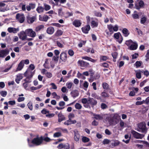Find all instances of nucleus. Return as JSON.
<instances>
[{"mask_svg":"<svg viewBox=\"0 0 149 149\" xmlns=\"http://www.w3.org/2000/svg\"><path fill=\"white\" fill-rule=\"evenodd\" d=\"M43 141V137L41 136L40 137H37L34 138L31 141V143H29V146L32 147L33 145L38 146L40 145Z\"/></svg>","mask_w":149,"mask_h":149,"instance_id":"obj_1","label":"nucleus"},{"mask_svg":"<svg viewBox=\"0 0 149 149\" xmlns=\"http://www.w3.org/2000/svg\"><path fill=\"white\" fill-rule=\"evenodd\" d=\"M125 44L129 47V48L131 50H136L137 48L138 45L136 42H133L131 40L126 41Z\"/></svg>","mask_w":149,"mask_h":149,"instance_id":"obj_2","label":"nucleus"},{"mask_svg":"<svg viewBox=\"0 0 149 149\" xmlns=\"http://www.w3.org/2000/svg\"><path fill=\"white\" fill-rule=\"evenodd\" d=\"M138 127L137 131L141 132L146 133L147 129L146 127V124L145 122H143L137 124Z\"/></svg>","mask_w":149,"mask_h":149,"instance_id":"obj_3","label":"nucleus"},{"mask_svg":"<svg viewBox=\"0 0 149 149\" xmlns=\"http://www.w3.org/2000/svg\"><path fill=\"white\" fill-rule=\"evenodd\" d=\"M114 37L115 39L120 44L122 43L123 40V38L120 33L118 32L115 33L114 35Z\"/></svg>","mask_w":149,"mask_h":149,"instance_id":"obj_4","label":"nucleus"},{"mask_svg":"<svg viewBox=\"0 0 149 149\" xmlns=\"http://www.w3.org/2000/svg\"><path fill=\"white\" fill-rule=\"evenodd\" d=\"M27 36L32 38H34L36 36V33L31 29H28L25 30Z\"/></svg>","mask_w":149,"mask_h":149,"instance_id":"obj_5","label":"nucleus"},{"mask_svg":"<svg viewBox=\"0 0 149 149\" xmlns=\"http://www.w3.org/2000/svg\"><path fill=\"white\" fill-rule=\"evenodd\" d=\"M9 50L8 49H5L0 50V58H4L9 54Z\"/></svg>","mask_w":149,"mask_h":149,"instance_id":"obj_6","label":"nucleus"},{"mask_svg":"<svg viewBox=\"0 0 149 149\" xmlns=\"http://www.w3.org/2000/svg\"><path fill=\"white\" fill-rule=\"evenodd\" d=\"M24 16L23 14H17L16 15V19H18L20 23H22L24 20Z\"/></svg>","mask_w":149,"mask_h":149,"instance_id":"obj_7","label":"nucleus"},{"mask_svg":"<svg viewBox=\"0 0 149 149\" xmlns=\"http://www.w3.org/2000/svg\"><path fill=\"white\" fill-rule=\"evenodd\" d=\"M26 31H22L18 34L19 38L22 40H26L27 37V36L26 33Z\"/></svg>","mask_w":149,"mask_h":149,"instance_id":"obj_8","label":"nucleus"},{"mask_svg":"<svg viewBox=\"0 0 149 149\" xmlns=\"http://www.w3.org/2000/svg\"><path fill=\"white\" fill-rule=\"evenodd\" d=\"M132 133L134 137L136 139H141L144 137V135H143L139 134L134 131H132Z\"/></svg>","mask_w":149,"mask_h":149,"instance_id":"obj_9","label":"nucleus"},{"mask_svg":"<svg viewBox=\"0 0 149 149\" xmlns=\"http://www.w3.org/2000/svg\"><path fill=\"white\" fill-rule=\"evenodd\" d=\"M50 18L47 15H44L43 16L39 15V20L40 21L47 22Z\"/></svg>","mask_w":149,"mask_h":149,"instance_id":"obj_10","label":"nucleus"},{"mask_svg":"<svg viewBox=\"0 0 149 149\" xmlns=\"http://www.w3.org/2000/svg\"><path fill=\"white\" fill-rule=\"evenodd\" d=\"M58 121L59 123H60L62 121L65 120V116L62 114L61 111L58 114Z\"/></svg>","mask_w":149,"mask_h":149,"instance_id":"obj_11","label":"nucleus"},{"mask_svg":"<svg viewBox=\"0 0 149 149\" xmlns=\"http://www.w3.org/2000/svg\"><path fill=\"white\" fill-rule=\"evenodd\" d=\"M60 58L63 61H66L67 58L66 53L63 52L61 53L60 55Z\"/></svg>","mask_w":149,"mask_h":149,"instance_id":"obj_12","label":"nucleus"},{"mask_svg":"<svg viewBox=\"0 0 149 149\" xmlns=\"http://www.w3.org/2000/svg\"><path fill=\"white\" fill-rule=\"evenodd\" d=\"M24 65V60H23L18 64L17 67L16 69L17 71L21 70L23 68Z\"/></svg>","mask_w":149,"mask_h":149,"instance_id":"obj_13","label":"nucleus"},{"mask_svg":"<svg viewBox=\"0 0 149 149\" xmlns=\"http://www.w3.org/2000/svg\"><path fill=\"white\" fill-rule=\"evenodd\" d=\"M78 63L81 66L85 67H87L89 64L88 63L82 60H79Z\"/></svg>","mask_w":149,"mask_h":149,"instance_id":"obj_14","label":"nucleus"},{"mask_svg":"<svg viewBox=\"0 0 149 149\" xmlns=\"http://www.w3.org/2000/svg\"><path fill=\"white\" fill-rule=\"evenodd\" d=\"M90 29V27L89 24L81 28L82 32L85 33H87Z\"/></svg>","mask_w":149,"mask_h":149,"instance_id":"obj_15","label":"nucleus"},{"mask_svg":"<svg viewBox=\"0 0 149 149\" xmlns=\"http://www.w3.org/2000/svg\"><path fill=\"white\" fill-rule=\"evenodd\" d=\"M73 24L76 27H79L80 26L81 24V22L79 20H74L73 22Z\"/></svg>","mask_w":149,"mask_h":149,"instance_id":"obj_16","label":"nucleus"},{"mask_svg":"<svg viewBox=\"0 0 149 149\" xmlns=\"http://www.w3.org/2000/svg\"><path fill=\"white\" fill-rule=\"evenodd\" d=\"M104 116L103 115L94 114V118L98 120H102L104 118Z\"/></svg>","mask_w":149,"mask_h":149,"instance_id":"obj_17","label":"nucleus"},{"mask_svg":"<svg viewBox=\"0 0 149 149\" xmlns=\"http://www.w3.org/2000/svg\"><path fill=\"white\" fill-rule=\"evenodd\" d=\"M54 31V28L52 26H50L48 27L46 30L47 33L49 34L52 35L53 34Z\"/></svg>","mask_w":149,"mask_h":149,"instance_id":"obj_18","label":"nucleus"},{"mask_svg":"<svg viewBox=\"0 0 149 149\" xmlns=\"http://www.w3.org/2000/svg\"><path fill=\"white\" fill-rule=\"evenodd\" d=\"M36 19V17L33 16L31 17L29 16H27L26 17V20L28 23L29 24L33 23Z\"/></svg>","mask_w":149,"mask_h":149,"instance_id":"obj_19","label":"nucleus"},{"mask_svg":"<svg viewBox=\"0 0 149 149\" xmlns=\"http://www.w3.org/2000/svg\"><path fill=\"white\" fill-rule=\"evenodd\" d=\"M74 132V140L75 141L77 142L79 140L80 137V135L78 131Z\"/></svg>","mask_w":149,"mask_h":149,"instance_id":"obj_20","label":"nucleus"},{"mask_svg":"<svg viewBox=\"0 0 149 149\" xmlns=\"http://www.w3.org/2000/svg\"><path fill=\"white\" fill-rule=\"evenodd\" d=\"M70 94L73 97H75L78 96L79 93L78 91L77 90L72 91Z\"/></svg>","mask_w":149,"mask_h":149,"instance_id":"obj_21","label":"nucleus"},{"mask_svg":"<svg viewBox=\"0 0 149 149\" xmlns=\"http://www.w3.org/2000/svg\"><path fill=\"white\" fill-rule=\"evenodd\" d=\"M143 72V71H141L140 70L136 71V77L138 79H141V73Z\"/></svg>","mask_w":149,"mask_h":149,"instance_id":"obj_22","label":"nucleus"},{"mask_svg":"<svg viewBox=\"0 0 149 149\" xmlns=\"http://www.w3.org/2000/svg\"><path fill=\"white\" fill-rule=\"evenodd\" d=\"M29 72V71L28 70H26L25 72L24 75L25 77H27V78H28L29 79H30L33 77V74L32 72H31V74L28 76V74Z\"/></svg>","mask_w":149,"mask_h":149,"instance_id":"obj_23","label":"nucleus"},{"mask_svg":"<svg viewBox=\"0 0 149 149\" xmlns=\"http://www.w3.org/2000/svg\"><path fill=\"white\" fill-rule=\"evenodd\" d=\"M36 10L38 13H41L44 12V8L42 6H39L37 8Z\"/></svg>","mask_w":149,"mask_h":149,"instance_id":"obj_24","label":"nucleus"},{"mask_svg":"<svg viewBox=\"0 0 149 149\" xmlns=\"http://www.w3.org/2000/svg\"><path fill=\"white\" fill-rule=\"evenodd\" d=\"M63 31L61 30H58L56 32L55 35L56 36H59L63 34Z\"/></svg>","mask_w":149,"mask_h":149,"instance_id":"obj_25","label":"nucleus"},{"mask_svg":"<svg viewBox=\"0 0 149 149\" xmlns=\"http://www.w3.org/2000/svg\"><path fill=\"white\" fill-rule=\"evenodd\" d=\"M122 32L125 37L127 36L129 34L128 30L126 28H124L122 30Z\"/></svg>","mask_w":149,"mask_h":149,"instance_id":"obj_26","label":"nucleus"},{"mask_svg":"<svg viewBox=\"0 0 149 149\" xmlns=\"http://www.w3.org/2000/svg\"><path fill=\"white\" fill-rule=\"evenodd\" d=\"M22 78V76L20 74L19 75H17L16 78L15 79L16 82L17 84H19V81Z\"/></svg>","mask_w":149,"mask_h":149,"instance_id":"obj_27","label":"nucleus"},{"mask_svg":"<svg viewBox=\"0 0 149 149\" xmlns=\"http://www.w3.org/2000/svg\"><path fill=\"white\" fill-rule=\"evenodd\" d=\"M147 21V17L145 16H142L141 19V24H144Z\"/></svg>","mask_w":149,"mask_h":149,"instance_id":"obj_28","label":"nucleus"},{"mask_svg":"<svg viewBox=\"0 0 149 149\" xmlns=\"http://www.w3.org/2000/svg\"><path fill=\"white\" fill-rule=\"evenodd\" d=\"M82 141L83 142L85 143L89 141L90 139L88 138L83 136H82Z\"/></svg>","mask_w":149,"mask_h":149,"instance_id":"obj_29","label":"nucleus"},{"mask_svg":"<svg viewBox=\"0 0 149 149\" xmlns=\"http://www.w3.org/2000/svg\"><path fill=\"white\" fill-rule=\"evenodd\" d=\"M118 54L116 52H114L112 53V55L113 58V61L114 62L116 61V58H117Z\"/></svg>","mask_w":149,"mask_h":149,"instance_id":"obj_30","label":"nucleus"},{"mask_svg":"<svg viewBox=\"0 0 149 149\" xmlns=\"http://www.w3.org/2000/svg\"><path fill=\"white\" fill-rule=\"evenodd\" d=\"M107 28L110 32L113 33V26L111 24L108 25Z\"/></svg>","mask_w":149,"mask_h":149,"instance_id":"obj_31","label":"nucleus"},{"mask_svg":"<svg viewBox=\"0 0 149 149\" xmlns=\"http://www.w3.org/2000/svg\"><path fill=\"white\" fill-rule=\"evenodd\" d=\"M27 106L28 108L30 110H32L33 109V104L31 102L29 101L27 104Z\"/></svg>","mask_w":149,"mask_h":149,"instance_id":"obj_32","label":"nucleus"},{"mask_svg":"<svg viewBox=\"0 0 149 149\" xmlns=\"http://www.w3.org/2000/svg\"><path fill=\"white\" fill-rule=\"evenodd\" d=\"M82 58L84 59L88 60L91 61L93 62V59L87 56H85L82 57Z\"/></svg>","mask_w":149,"mask_h":149,"instance_id":"obj_33","label":"nucleus"},{"mask_svg":"<svg viewBox=\"0 0 149 149\" xmlns=\"http://www.w3.org/2000/svg\"><path fill=\"white\" fill-rule=\"evenodd\" d=\"M72 85L73 84L70 82H68L66 83V86L68 89L71 88Z\"/></svg>","mask_w":149,"mask_h":149,"instance_id":"obj_34","label":"nucleus"},{"mask_svg":"<svg viewBox=\"0 0 149 149\" xmlns=\"http://www.w3.org/2000/svg\"><path fill=\"white\" fill-rule=\"evenodd\" d=\"M101 95L102 97L104 98L108 97L109 96V94L105 92H103L102 93Z\"/></svg>","mask_w":149,"mask_h":149,"instance_id":"obj_35","label":"nucleus"},{"mask_svg":"<svg viewBox=\"0 0 149 149\" xmlns=\"http://www.w3.org/2000/svg\"><path fill=\"white\" fill-rule=\"evenodd\" d=\"M44 10H45L46 11L48 10L51 8V7L49 5L46 4H44Z\"/></svg>","mask_w":149,"mask_h":149,"instance_id":"obj_36","label":"nucleus"},{"mask_svg":"<svg viewBox=\"0 0 149 149\" xmlns=\"http://www.w3.org/2000/svg\"><path fill=\"white\" fill-rule=\"evenodd\" d=\"M99 21L98 20L95 18L94 20V27H97V26L98 24Z\"/></svg>","mask_w":149,"mask_h":149,"instance_id":"obj_37","label":"nucleus"},{"mask_svg":"<svg viewBox=\"0 0 149 149\" xmlns=\"http://www.w3.org/2000/svg\"><path fill=\"white\" fill-rule=\"evenodd\" d=\"M75 108L78 109H81L82 106L79 103H77L75 105Z\"/></svg>","mask_w":149,"mask_h":149,"instance_id":"obj_38","label":"nucleus"},{"mask_svg":"<svg viewBox=\"0 0 149 149\" xmlns=\"http://www.w3.org/2000/svg\"><path fill=\"white\" fill-rule=\"evenodd\" d=\"M1 95L3 97H5L7 95V92L6 91H2L0 92Z\"/></svg>","mask_w":149,"mask_h":149,"instance_id":"obj_39","label":"nucleus"},{"mask_svg":"<svg viewBox=\"0 0 149 149\" xmlns=\"http://www.w3.org/2000/svg\"><path fill=\"white\" fill-rule=\"evenodd\" d=\"M61 133L60 132H56L54 133L53 135L54 137H58L61 136Z\"/></svg>","mask_w":149,"mask_h":149,"instance_id":"obj_40","label":"nucleus"},{"mask_svg":"<svg viewBox=\"0 0 149 149\" xmlns=\"http://www.w3.org/2000/svg\"><path fill=\"white\" fill-rule=\"evenodd\" d=\"M113 119H115L117 120H119L120 118V116H119L118 114H115L113 116Z\"/></svg>","mask_w":149,"mask_h":149,"instance_id":"obj_41","label":"nucleus"},{"mask_svg":"<svg viewBox=\"0 0 149 149\" xmlns=\"http://www.w3.org/2000/svg\"><path fill=\"white\" fill-rule=\"evenodd\" d=\"M102 86L104 89H107L108 88L109 85L107 84L106 83H103Z\"/></svg>","mask_w":149,"mask_h":149,"instance_id":"obj_42","label":"nucleus"},{"mask_svg":"<svg viewBox=\"0 0 149 149\" xmlns=\"http://www.w3.org/2000/svg\"><path fill=\"white\" fill-rule=\"evenodd\" d=\"M68 53L70 56H72L74 54L73 51L71 49H69L68 50Z\"/></svg>","mask_w":149,"mask_h":149,"instance_id":"obj_43","label":"nucleus"},{"mask_svg":"<svg viewBox=\"0 0 149 149\" xmlns=\"http://www.w3.org/2000/svg\"><path fill=\"white\" fill-rule=\"evenodd\" d=\"M55 115L54 113H49L48 114H46V116L49 118H51L54 117L55 116Z\"/></svg>","mask_w":149,"mask_h":149,"instance_id":"obj_44","label":"nucleus"},{"mask_svg":"<svg viewBox=\"0 0 149 149\" xmlns=\"http://www.w3.org/2000/svg\"><path fill=\"white\" fill-rule=\"evenodd\" d=\"M88 104H90L91 105L92 107H93V103L92 102V98H89L87 99Z\"/></svg>","mask_w":149,"mask_h":149,"instance_id":"obj_45","label":"nucleus"},{"mask_svg":"<svg viewBox=\"0 0 149 149\" xmlns=\"http://www.w3.org/2000/svg\"><path fill=\"white\" fill-rule=\"evenodd\" d=\"M49 111H47L45 109H43L41 111V113L43 114H47V113H49Z\"/></svg>","mask_w":149,"mask_h":149,"instance_id":"obj_46","label":"nucleus"},{"mask_svg":"<svg viewBox=\"0 0 149 149\" xmlns=\"http://www.w3.org/2000/svg\"><path fill=\"white\" fill-rule=\"evenodd\" d=\"M45 74L46 76L48 78H51L52 76V74L50 72H47Z\"/></svg>","mask_w":149,"mask_h":149,"instance_id":"obj_47","label":"nucleus"},{"mask_svg":"<svg viewBox=\"0 0 149 149\" xmlns=\"http://www.w3.org/2000/svg\"><path fill=\"white\" fill-rule=\"evenodd\" d=\"M136 65V68H138L141 65V63L139 61H136L135 64Z\"/></svg>","mask_w":149,"mask_h":149,"instance_id":"obj_48","label":"nucleus"},{"mask_svg":"<svg viewBox=\"0 0 149 149\" xmlns=\"http://www.w3.org/2000/svg\"><path fill=\"white\" fill-rule=\"evenodd\" d=\"M133 18L134 19H138L139 18V15L137 14L134 13L132 15Z\"/></svg>","mask_w":149,"mask_h":149,"instance_id":"obj_49","label":"nucleus"},{"mask_svg":"<svg viewBox=\"0 0 149 149\" xmlns=\"http://www.w3.org/2000/svg\"><path fill=\"white\" fill-rule=\"evenodd\" d=\"M28 83H26V82H24L23 84V86L26 90H27L28 89L27 88V87L28 86Z\"/></svg>","mask_w":149,"mask_h":149,"instance_id":"obj_50","label":"nucleus"},{"mask_svg":"<svg viewBox=\"0 0 149 149\" xmlns=\"http://www.w3.org/2000/svg\"><path fill=\"white\" fill-rule=\"evenodd\" d=\"M110 142V141L109 140L106 139H104L102 143L104 144L105 145L108 144Z\"/></svg>","mask_w":149,"mask_h":149,"instance_id":"obj_51","label":"nucleus"},{"mask_svg":"<svg viewBox=\"0 0 149 149\" xmlns=\"http://www.w3.org/2000/svg\"><path fill=\"white\" fill-rule=\"evenodd\" d=\"M19 6H22V9L23 11L26 10V5L23 4L22 3H20L19 4Z\"/></svg>","mask_w":149,"mask_h":149,"instance_id":"obj_52","label":"nucleus"},{"mask_svg":"<svg viewBox=\"0 0 149 149\" xmlns=\"http://www.w3.org/2000/svg\"><path fill=\"white\" fill-rule=\"evenodd\" d=\"M108 57L106 56H101L100 57V59L101 60L103 61H106L108 59Z\"/></svg>","mask_w":149,"mask_h":149,"instance_id":"obj_53","label":"nucleus"},{"mask_svg":"<svg viewBox=\"0 0 149 149\" xmlns=\"http://www.w3.org/2000/svg\"><path fill=\"white\" fill-rule=\"evenodd\" d=\"M101 107L102 109H104L107 108V106L105 104L102 103L101 105Z\"/></svg>","mask_w":149,"mask_h":149,"instance_id":"obj_54","label":"nucleus"},{"mask_svg":"<svg viewBox=\"0 0 149 149\" xmlns=\"http://www.w3.org/2000/svg\"><path fill=\"white\" fill-rule=\"evenodd\" d=\"M44 140L46 142H49L51 141V139L48 137H46L44 139L43 138V141Z\"/></svg>","mask_w":149,"mask_h":149,"instance_id":"obj_55","label":"nucleus"},{"mask_svg":"<svg viewBox=\"0 0 149 149\" xmlns=\"http://www.w3.org/2000/svg\"><path fill=\"white\" fill-rule=\"evenodd\" d=\"M146 61H148L149 59V49L147 51L146 54Z\"/></svg>","mask_w":149,"mask_h":149,"instance_id":"obj_56","label":"nucleus"},{"mask_svg":"<svg viewBox=\"0 0 149 149\" xmlns=\"http://www.w3.org/2000/svg\"><path fill=\"white\" fill-rule=\"evenodd\" d=\"M56 44L58 47L60 48H62L63 47V45L60 42L58 41L56 42Z\"/></svg>","mask_w":149,"mask_h":149,"instance_id":"obj_57","label":"nucleus"},{"mask_svg":"<svg viewBox=\"0 0 149 149\" xmlns=\"http://www.w3.org/2000/svg\"><path fill=\"white\" fill-rule=\"evenodd\" d=\"M44 27V26L43 25H40L38 26V27L36 28V29L37 31H40Z\"/></svg>","mask_w":149,"mask_h":149,"instance_id":"obj_58","label":"nucleus"},{"mask_svg":"<svg viewBox=\"0 0 149 149\" xmlns=\"http://www.w3.org/2000/svg\"><path fill=\"white\" fill-rule=\"evenodd\" d=\"M59 59L58 56H54L53 58V60L57 62Z\"/></svg>","mask_w":149,"mask_h":149,"instance_id":"obj_59","label":"nucleus"},{"mask_svg":"<svg viewBox=\"0 0 149 149\" xmlns=\"http://www.w3.org/2000/svg\"><path fill=\"white\" fill-rule=\"evenodd\" d=\"M118 26L117 25H115L114 26H113V31H117L118 30Z\"/></svg>","mask_w":149,"mask_h":149,"instance_id":"obj_60","label":"nucleus"},{"mask_svg":"<svg viewBox=\"0 0 149 149\" xmlns=\"http://www.w3.org/2000/svg\"><path fill=\"white\" fill-rule=\"evenodd\" d=\"M25 99L24 97H19L17 99L18 102H20L24 101Z\"/></svg>","mask_w":149,"mask_h":149,"instance_id":"obj_61","label":"nucleus"},{"mask_svg":"<svg viewBox=\"0 0 149 149\" xmlns=\"http://www.w3.org/2000/svg\"><path fill=\"white\" fill-rule=\"evenodd\" d=\"M29 68L30 69L32 70L35 69V67L34 66V65L33 64H31L30 65L29 67Z\"/></svg>","mask_w":149,"mask_h":149,"instance_id":"obj_62","label":"nucleus"},{"mask_svg":"<svg viewBox=\"0 0 149 149\" xmlns=\"http://www.w3.org/2000/svg\"><path fill=\"white\" fill-rule=\"evenodd\" d=\"M65 102L63 101H60L59 103V105L60 107H63L65 105Z\"/></svg>","mask_w":149,"mask_h":149,"instance_id":"obj_63","label":"nucleus"},{"mask_svg":"<svg viewBox=\"0 0 149 149\" xmlns=\"http://www.w3.org/2000/svg\"><path fill=\"white\" fill-rule=\"evenodd\" d=\"M70 148V145L69 144L67 143L66 145H64V149H69Z\"/></svg>","mask_w":149,"mask_h":149,"instance_id":"obj_64","label":"nucleus"}]
</instances>
